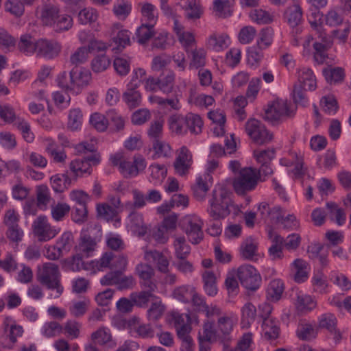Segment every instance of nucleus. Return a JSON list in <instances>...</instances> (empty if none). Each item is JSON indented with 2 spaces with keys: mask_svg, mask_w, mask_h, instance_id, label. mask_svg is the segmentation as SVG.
<instances>
[{
  "mask_svg": "<svg viewBox=\"0 0 351 351\" xmlns=\"http://www.w3.org/2000/svg\"><path fill=\"white\" fill-rule=\"evenodd\" d=\"M74 244V237L71 232H64L57 240L56 245L64 255L68 254Z\"/></svg>",
  "mask_w": 351,
  "mask_h": 351,
  "instance_id": "obj_39",
  "label": "nucleus"
},
{
  "mask_svg": "<svg viewBox=\"0 0 351 351\" xmlns=\"http://www.w3.org/2000/svg\"><path fill=\"white\" fill-rule=\"evenodd\" d=\"M145 261L156 264L158 270L167 274L169 271V261L162 252L153 250H146L144 254Z\"/></svg>",
  "mask_w": 351,
  "mask_h": 351,
  "instance_id": "obj_17",
  "label": "nucleus"
},
{
  "mask_svg": "<svg viewBox=\"0 0 351 351\" xmlns=\"http://www.w3.org/2000/svg\"><path fill=\"white\" fill-rule=\"evenodd\" d=\"M176 75L173 71H169L166 74L159 77V90L166 95L173 92L175 87Z\"/></svg>",
  "mask_w": 351,
  "mask_h": 351,
  "instance_id": "obj_28",
  "label": "nucleus"
},
{
  "mask_svg": "<svg viewBox=\"0 0 351 351\" xmlns=\"http://www.w3.org/2000/svg\"><path fill=\"white\" fill-rule=\"evenodd\" d=\"M285 18L290 27H298L302 21V8L298 4L287 8L285 12Z\"/></svg>",
  "mask_w": 351,
  "mask_h": 351,
  "instance_id": "obj_24",
  "label": "nucleus"
},
{
  "mask_svg": "<svg viewBox=\"0 0 351 351\" xmlns=\"http://www.w3.org/2000/svg\"><path fill=\"white\" fill-rule=\"evenodd\" d=\"M180 95L175 93L173 96L171 98L155 97L154 99V101L160 107H169L171 110H179L182 107L180 101Z\"/></svg>",
  "mask_w": 351,
  "mask_h": 351,
  "instance_id": "obj_35",
  "label": "nucleus"
},
{
  "mask_svg": "<svg viewBox=\"0 0 351 351\" xmlns=\"http://www.w3.org/2000/svg\"><path fill=\"white\" fill-rule=\"evenodd\" d=\"M187 130L191 134H198L202 132L203 121L199 115L189 112L186 114Z\"/></svg>",
  "mask_w": 351,
  "mask_h": 351,
  "instance_id": "obj_44",
  "label": "nucleus"
},
{
  "mask_svg": "<svg viewBox=\"0 0 351 351\" xmlns=\"http://www.w3.org/2000/svg\"><path fill=\"white\" fill-rule=\"evenodd\" d=\"M307 263L301 258H297L292 263L291 269L295 272L294 279L297 282H303L307 279Z\"/></svg>",
  "mask_w": 351,
  "mask_h": 351,
  "instance_id": "obj_27",
  "label": "nucleus"
},
{
  "mask_svg": "<svg viewBox=\"0 0 351 351\" xmlns=\"http://www.w3.org/2000/svg\"><path fill=\"white\" fill-rule=\"evenodd\" d=\"M195 291L192 287L181 286L175 289L172 295L173 298L183 303H188L193 296Z\"/></svg>",
  "mask_w": 351,
  "mask_h": 351,
  "instance_id": "obj_41",
  "label": "nucleus"
},
{
  "mask_svg": "<svg viewBox=\"0 0 351 351\" xmlns=\"http://www.w3.org/2000/svg\"><path fill=\"white\" fill-rule=\"evenodd\" d=\"M62 264L66 270L72 271H78L84 268L82 258L79 254L64 259Z\"/></svg>",
  "mask_w": 351,
  "mask_h": 351,
  "instance_id": "obj_50",
  "label": "nucleus"
},
{
  "mask_svg": "<svg viewBox=\"0 0 351 351\" xmlns=\"http://www.w3.org/2000/svg\"><path fill=\"white\" fill-rule=\"evenodd\" d=\"M212 176L206 173L196 179L195 184L191 187L193 195L197 201H204L207 192L212 185Z\"/></svg>",
  "mask_w": 351,
  "mask_h": 351,
  "instance_id": "obj_15",
  "label": "nucleus"
},
{
  "mask_svg": "<svg viewBox=\"0 0 351 351\" xmlns=\"http://www.w3.org/2000/svg\"><path fill=\"white\" fill-rule=\"evenodd\" d=\"M326 208L328 212L330 219L334 221L338 226H342L346 220V214L343 209L339 208L338 205L334 202H328Z\"/></svg>",
  "mask_w": 351,
  "mask_h": 351,
  "instance_id": "obj_26",
  "label": "nucleus"
},
{
  "mask_svg": "<svg viewBox=\"0 0 351 351\" xmlns=\"http://www.w3.org/2000/svg\"><path fill=\"white\" fill-rule=\"evenodd\" d=\"M177 336L182 341L181 351H193L195 344L189 333L191 330V324L176 328Z\"/></svg>",
  "mask_w": 351,
  "mask_h": 351,
  "instance_id": "obj_20",
  "label": "nucleus"
},
{
  "mask_svg": "<svg viewBox=\"0 0 351 351\" xmlns=\"http://www.w3.org/2000/svg\"><path fill=\"white\" fill-rule=\"evenodd\" d=\"M274 31L271 27H267L261 29L257 39L256 45L261 48H267L273 41Z\"/></svg>",
  "mask_w": 351,
  "mask_h": 351,
  "instance_id": "obj_53",
  "label": "nucleus"
},
{
  "mask_svg": "<svg viewBox=\"0 0 351 351\" xmlns=\"http://www.w3.org/2000/svg\"><path fill=\"white\" fill-rule=\"evenodd\" d=\"M59 9L53 5H47L43 10L42 19L43 21L47 25H52L53 22L59 16Z\"/></svg>",
  "mask_w": 351,
  "mask_h": 351,
  "instance_id": "obj_47",
  "label": "nucleus"
},
{
  "mask_svg": "<svg viewBox=\"0 0 351 351\" xmlns=\"http://www.w3.org/2000/svg\"><path fill=\"white\" fill-rule=\"evenodd\" d=\"M174 247L177 259L186 258L191 252V247L186 243V239L184 237L176 238Z\"/></svg>",
  "mask_w": 351,
  "mask_h": 351,
  "instance_id": "obj_45",
  "label": "nucleus"
},
{
  "mask_svg": "<svg viewBox=\"0 0 351 351\" xmlns=\"http://www.w3.org/2000/svg\"><path fill=\"white\" fill-rule=\"evenodd\" d=\"M327 82L330 84H338L343 82L345 77L343 69L341 67H328L323 69Z\"/></svg>",
  "mask_w": 351,
  "mask_h": 351,
  "instance_id": "obj_31",
  "label": "nucleus"
},
{
  "mask_svg": "<svg viewBox=\"0 0 351 351\" xmlns=\"http://www.w3.org/2000/svg\"><path fill=\"white\" fill-rule=\"evenodd\" d=\"M250 16L253 21L258 24H267L272 21V16L270 14L262 9L252 10Z\"/></svg>",
  "mask_w": 351,
  "mask_h": 351,
  "instance_id": "obj_64",
  "label": "nucleus"
},
{
  "mask_svg": "<svg viewBox=\"0 0 351 351\" xmlns=\"http://www.w3.org/2000/svg\"><path fill=\"white\" fill-rule=\"evenodd\" d=\"M71 75L73 91L76 93H77L82 88L87 86L91 79V74L88 70L78 69L76 66L71 71Z\"/></svg>",
  "mask_w": 351,
  "mask_h": 351,
  "instance_id": "obj_16",
  "label": "nucleus"
},
{
  "mask_svg": "<svg viewBox=\"0 0 351 351\" xmlns=\"http://www.w3.org/2000/svg\"><path fill=\"white\" fill-rule=\"evenodd\" d=\"M34 232L39 241H47L54 238L60 232L59 229L52 227L45 216H39L34 222Z\"/></svg>",
  "mask_w": 351,
  "mask_h": 351,
  "instance_id": "obj_9",
  "label": "nucleus"
},
{
  "mask_svg": "<svg viewBox=\"0 0 351 351\" xmlns=\"http://www.w3.org/2000/svg\"><path fill=\"white\" fill-rule=\"evenodd\" d=\"M237 277L241 285L246 289L254 291L261 283V276L255 267L250 265H241L237 269Z\"/></svg>",
  "mask_w": 351,
  "mask_h": 351,
  "instance_id": "obj_5",
  "label": "nucleus"
},
{
  "mask_svg": "<svg viewBox=\"0 0 351 351\" xmlns=\"http://www.w3.org/2000/svg\"><path fill=\"white\" fill-rule=\"evenodd\" d=\"M228 37L224 35L217 36L212 34L209 36L207 41V46L209 49L216 51H219L228 47Z\"/></svg>",
  "mask_w": 351,
  "mask_h": 351,
  "instance_id": "obj_42",
  "label": "nucleus"
},
{
  "mask_svg": "<svg viewBox=\"0 0 351 351\" xmlns=\"http://www.w3.org/2000/svg\"><path fill=\"white\" fill-rule=\"evenodd\" d=\"M233 320L230 317L223 316L218 319L217 332L221 335V343L224 340L228 343L230 340V334L233 328Z\"/></svg>",
  "mask_w": 351,
  "mask_h": 351,
  "instance_id": "obj_23",
  "label": "nucleus"
},
{
  "mask_svg": "<svg viewBox=\"0 0 351 351\" xmlns=\"http://www.w3.org/2000/svg\"><path fill=\"white\" fill-rule=\"evenodd\" d=\"M108 116L99 113H94L90 116V123L99 132L105 131L108 125Z\"/></svg>",
  "mask_w": 351,
  "mask_h": 351,
  "instance_id": "obj_61",
  "label": "nucleus"
},
{
  "mask_svg": "<svg viewBox=\"0 0 351 351\" xmlns=\"http://www.w3.org/2000/svg\"><path fill=\"white\" fill-rule=\"evenodd\" d=\"M138 85L132 82L128 85L127 90L123 94V100L130 109L139 106L142 102V96L137 87Z\"/></svg>",
  "mask_w": 351,
  "mask_h": 351,
  "instance_id": "obj_18",
  "label": "nucleus"
},
{
  "mask_svg": "<svg viewBox=\"0 0 351 351\" xmlns=\"http://www.w3.org/2000/svg\"><path fill=\"white\" fill-rule=\"evenodd\" d=\"M110 65V60L105 54L95 56L91 62L92 69L95 73H101L106 70Z\"/></svg>",
  "mask_w": 351,
  "mask_h": 351,
  "instance_id": "obj_51",
  "label": "nucleus"
},
{
  "mask_svg": "<svg viewBox=\"0 0 351 351\" xmlns=\"http://www.w3.org/2000/svg\"><path fill=\"white\" fill-rule=\"evenodd\" d=\"M258 243L252 237H247L241 245V254L247 260H252L256 255Z\"/></svg>",
  "mask_w": 351,
  "mask_h": 351,
  "instance_id": "obj_29",
  "label": "nucleus"
},
{
  "mask_svg": "<svg viewBox=\"0 0 351 351\" xmlns=\"http://www.w3.org/2000/svg\"><path fill=\"white\" fill-rule=\"evenodd\" d=\"M112 41L115 45L113 50L121 51L130 44V34L126 30H121L112 38Z\"/></svg>",
  "mask_w": 351,
  "mask_h": 351,
  "instance_id": "obj_56",
  "label": "nucleus"
},
{
  "mask_svg": "<svg viewBox=\"0 0 351 351\" xmlns=\"http://www.w3.org/2000/svg\"><path fill=\"white\" fill-rule=\"evenodd\" d=\"M259 181L256 169L245 167L241 169L239 175L234 179L232 186L235 193L239 195L254 190Z\"/></svg>",
  "mask_w": 351,
  "mask_h": 351,
  "instance_id": "obj_3",
  "label": "nucleus"
},
{
  "mask_svg": "<svg viewBox=\"0 0 351 351\" xmlns=\"http://www.w3.org/2000/svg\"><path fill=\"white\" fill-rule=\"evenodd\" d=\"M71 210V207L66 203H58L51 206V216L56 221H62Z\"/></svg>",
  "mask_w": 351,
  "mask_h": 351,
  "instance_id": "obj_52",
  "label": "nucleus"
},
{
  "mask_svg": "<svg viewBox=\"0 0 351 351\" xmlns=\"http://www.w3.org/2000/svg\"><path fill=\"white\" fill-rule=\"evenodd\" d=\"M312 285L315 291L321 294L326 293L328 282L326 277L322 272H319L313 276L312 278Z\"/></svg>",
  "mask_w": 351,
  "mask_h": 351,
  "instance_id": "obj_63",
  "label": "nucleus"
},
{
  "mask_svg": "<svg viewBox=\"0 0 351 351\" xmlns=\"http://www.w3.org/2000/svg\"><path fill=\"white\" fill-rule=\"evenodd\" d=\"M96 245L95 239L89 234L84 233L81 235L79 249L86 257L91 256V253L95 250Z\"/></svg>",
  "mask_w": 351,
  "mask_h": 351,
  "instance_id": "obj_34",
  "label": "nucleus"
},
{
  "mask_svg": "<svg viewBox=\"0 0 351 351\" xmlns=\"http://www.w3.org/2000/svg\"><path fill=\"white\" fill-rule=\"evenodd\" d=\"M322 43L315 42L313 44L314 60L319 64H323L327 58V50L330 47L332 43L329 38L324 36L322 38Z\"/></svg>",
  "mask_w": 351,
  "mask_h": 351,
  "instance_id": "obj_21",
  "label": "nucleus"
},
{
  "mask_svg": "<svg viewBox=\"0 0 351 351\" xmlns=\"http://www.w3.org/2000/svg\"><path fill=\"white\" fill-rule=\"evenodd\" d=\"M173 162L176 172L180 176L186 175L193 163V155L186 146H182L176 152Z\"/></svg>",
  "mask_w": 351,
  "mask_h": 351,
  "instance_id": "obj_11",
  "label": "nucleus"
},
{
  "mask_svg": "<svg viewBox=\"0 0 351 351\" xmlns=\"http://www.w3.org/2000/svg\"><path fill=\"white\" fill-rule=\"evenodd\" d=\"M36 199L37 206L40 209L45 210L51 199L49 189L46 186L41 185L38 187Z\"/></svg>",
  "mask_w": 351,
  "mask_h": 351,
  "instance_id": "obj_60",
  "label": "nucleus"
},
{
  "mask_svg": "<svg viewBox=\"0 0 351 351\" xmlns=\"http://www.w3.org/2000/svg\"><path fill=\"white\" fill-rule=\"evenodd\" d=\"M315 302L310 295L299 294L297 297L295 306L299 311H311L315 307Z\"/></svg>",
  "mask_w": 351,
  "mask_h": 351,
  "instance_id": "obj_48",
  "label": "nucleus"
},
{
  "mask_svg": "<svg viewBox=\"0 0 351 351\" xmlns=\"http://www.w3.org/2000/svg\"><path fill=\"white\" fill-rule=\"evenodd\" d=\"M130 298L135 306L141 308H145L147 306L149 301H154L156 297L154 294H151L147 291H141L138 292L131 293Z\"/></svg>",
  "mask_w": 351,
  "mask_h": 351,
  "instance_id": "obj_32",
  "label": "nucleus"
},
{
  "mask_svg": "<svg viewBox=\"0 0 351 351\" xmlns=\"http://www.w3.org/2000/svg\"><path fill=\"white\" fill-rule=\"evenodd\" d=\"M111 337L110 330L104 327L99 328L91 335L93 341L99 345H104L110 341Z\"/></svg>",
  "mask_w": 351,
  "mask_h": 351,
  "instance_id": "obj_59",
  "label": "nucleus"
},
{
  "mask_svg": "<svg viewBox=\"0 0 351 351\" xmlns=\"http://www.w3.org/2000/svg\"><path fill=\"white\" fill-rule=\"evenodd\" d=\"M38 281L49 289H55L59 297L63 292V287L60 284V273L59 267L53 263H45L37 274Z\"/></svg>",
  "mask_w": 351,
  "mask_h": 351,
  "instance_id": "obj_2",
  "label": "nucleus"
},
{
  "mask_svg": "<svg viewBox=\"0 0 351 351\" xmlns=\"http://www.w3.org/2000/svg\"><path fill=\"white\" fill-rule=\"evenodd\" d=\"M204 289L207 295L214 296L217 293L216 277L213 271H206L202 274Z\"/></svg>",
  "mask_w": 351,
  "mask_h": 351,
  "instance_id": "obj_36",
  "label": "nucleus"
},
{
  "mask_svg": "<svg viewBox=\"0 0 351 351\" xmlns=\"http://www.w3.org/2000/svg\"><path fill=\"white\" fill-rule=\"evenodd\" d=\"M169 123L171 130L178 135H184L188 132L186 115L173 114L169 117Z\"/></svg>",
  "mask_w": 351,
  "mask_h": 351,
  "instance_id": "obj_22",
  "label": "nucleus"
},
{
  "mask_svg": "<svg viewBox=\"0 0 351 351\" xmlns=\"http://www.w3.org/2000/svg\"><path fill=\"white\" fill-rule=\"evenodd\" d=\"M233 202L230 193L224 188L219 187L212 191V197L208 200L206 212L213 220H221L230 214Z\"/></svg>",
  "mask_w": 351,
  "mask_h": 351,
  "instance_id": "obj_1",
  "label": "nucleus"
},
{
  "mask_svg": "<svg viewBox=\"0 0 351 351\" xmlns=\"http://www.w3.org/2000/svg\"><path fill=\"white\" fill-rule=\"evenodd\" d=\"M296 334L300 339L310 341L316 337L317 330L311 324L301 323L298 326Z\"/></svg>",
  "mask_w": 351,
  "mask_h": 351,
  "instance_id": "obj_38",
  "label": "nucleus"
},
{
  "mask_svg": "<svg viewBox=\"0 0 351 351\" xmlns=\"http://www.w3.org/2000/svg\"><path fill=\"white\" fill-rule=\"evenodd\" d=\"M70 199L75 203L73 206H87L90 196L82 190H73L69 194Z\"/></svg>",
  "mask_w": 351,
  "mask_h": 351,
  "instance_id": "obj_55",
  "label": "nucleus"
},
{
  "mask_svg": "<svg viewBox=\"0 0 351 351\" xmlns=\"http://www.w3.org/2000/svg\"><path fill=\"white\" fill-rule=\"evenodd\" d=\"M147 166L145 158L139 155H135L132 161L123 160L120 162L119 170L125 178L136 176L140 172L144 171Z\"/></svg>",
  "mask_w": 351,
  "mask_h": 351,
  "instance_id": "obj_10",
  "label": "nucleus"
},
{
  "mask_svg": "<svg viewBox=\"0 0 351 351\" xmlns=\"http://www.w3.org/2000/svg\"><path fill=\"white\" fill-rule=\"evenodd\" d=\"M306 89L302 84H295L293 90V99L296 105L306 106L308 104V98L306 94Z\"/></svg>",
  "mask_w": 351,
  "mask_h": 351,
  "instance_id": "obj_57",
  "label": "nucleus"
},
{
  "mask_svg": "<svg viewBox=\"0 0 351 351\" xmlns=\"http://www.w3.org/2000/svg\"><path fill=\"white\" fill-rule=\"evenodd\" d=\"M202 219L196 215L185 216L182 219V228L193 244L199 243L204 238Z\"/></svg>",
  "mask_w": 351,
  "mask_h": 351,
  "instance_id": "obj_4",
  "label": "nucleus"
},
{
  "mask_svg": "<svg viewBox=\"0 0 351 351\" xmlns=\"http://www.w3.org/2000/svg\"><path fill=\"white\" fill-rule=\"evenodd\" d=\"M231 2L228 0H215L213 9L215 15L221 18H226L231 15Z\"/></svg>",
  "mask_w": 351,
  "mask_h": 351,
  "instance_id": "obj_43",
  "label": "nucleus"
},
{
  "mask_svg": "<svg viewBox=\"0 0 351 351\" xmlns=\"http://www.w3.org/2000/svg\"><path fill=\"white\" fill-rule=\"evenodd\" d=\"M4 336L9 339L11 345L3 346L5 348H12L17 342V338L21 337L23 334V328L17 324L16 321L10 316L4 318L3 322Z\"/></svg>",
  "mask_w": 351,
  "mask_h": 351,
  "instance_id": "obj_12",
  "label": "nucleus"
},
{
  "mask_svg": "<svg viewBox=\"0 0 351 351\" xmlns=\"http://www.w3.org/2000/svg\"><path fill=\"white\" fill-rule=\"evenodd\" d=\"M61 50L60 45L53 40L39 39L37 40L36 55L47 59H52L58 56Z\"/></svg>",
  "mask_w": 351,
  "mask_h": 351,
  "instance_id": "obj_13",
  "label": "nucleus"
},
{
  "mask_svg": "<svg viewBox=\"0 0 351 351\" xmlns=\"http://www.w3.org/2000/svg\"><path fill=\"white\" fill-rule=\"evenodd\" d=\"M52 189L56 193H62L71 184V179L66 173L56 174L51 178Z\"/></svg>",
  "mask_w": 351,
  "mask_h": 351,
  "instance_id": "obj_30",
  "label": "nucleus"
},
{
  "mask_svg": "<svg viewBox=\"0 0 351 351\" xmlns=\"http://www.w3.org/2000/svg\"><path fill=\"white\" fill-rule=\"evenodd\" d=\"M73 25L72 18L66 14L59 15L57 19L53 22V29L56 32H62L69 30Z\"/></svg>",
  "mask_w": 351,
  "mask_h": 351,
  "instance_id": "obj_62",
  "label": "nucleus"
},
{
  "mask_svg": "<svg viewBox=\"0 0 351 351\" xmlns=\"http://www.w3.org/2000/svg\"><path fill=\"white\" fill-rule=\"evenodd\" d=\"M68 119V128L71 130H77L80 128L82 124V112L79 108L72 109L69 111Z\"/></svg>",
  "mask_w": 351,
  "mask_h": 351,
  "instance_id": "obj_46",
  "label": "nucleus"
},
{
  "mask_svg": "<svg viewBox=\"0 0 351 351\" xmlns=\"http://www.w3.org/2000/svg\"><path fill=\"white\" fill-rule=\"evenodd\" d=\"M284 291V284L279 279L271 280L267 289V298L273 301H278Z\"/></svg>",
  "mask_w": 351,
  "mask_h": 351,
  "instance_id": "obj_37",
  "label": "nucleus"
},
{
  "mask_svg": "<svg viewBox=\"0 0 351 351\" xmlns=\"http://www.w3.org/2000/svg\"><path fill=\"white\" fill-rule=\"evenodd\" d=\"M276 151L274 148L267 149H256L254 151V156L258 163L270 164L271 161L275 158Z\"/></svg>",
  "mask_w": 351,
  "mask_h": 351,
  "instance_id": "obj_49",
  "label": "nucleus"
},
{
  "mask_svg": "<svg viewBox=\"0 0 351 351\" xmlns=\"http://www.w3.org/2000/svg\"><path fill=\"white\" fill-rule=\"evenodd\" d=\"M62 330V326L58 322L55 321L49 322L44 324L42 328V334L45 337L50 338L60 335Z\"/></svg>",
  "mask_w": 351,
  "mask_h": 351,
  "instance_id": "obj_58",
  "label": "nucleus"
},
{
  "mask_svg": "<svg viewBox=\"0 0 351 351\" xmlns=\"http://www.w3.org/2000/svg\"><path fill=\"white\" fill-rule=\"evenodd\" d=\"M241 313L243 328H249L255 320L256 315V307L252 303L247 302L242 307Z\"/></svg>",
  "mask_w": 351,
  "mask_h": 351,
  "instance_id": "obj_33",
  "label": "nucleus"
},
{
  "mask_svg": "<svg viewBox=\"0 0 351 351\" xmlns=\"http://www.w3.org/2000/svg\"><path fill=\"white\" fill-rule=\"evenodd\" d=\"M245 128L247 135L257 144L268 143L273 138L272 134L256 119H249L245 123Z\"/></svg>",
  "mask_w": 351,
  "mask_h": 351,
  "instance_id": "obj_6",
  "label": "nucleus"
},
{
  "mask_svg": "<svg viewBox=\"0 0 351 351\" xmlns=\"http://www.w3.org/2000/svg\"><path fill=\"white\" fill-rule=\"evenodd\" d=\"M154 23L142 24L137 29L136 36L140 44H145L154 36Z\"/></svg>",
  "mask_w": 351,
  "mask_h": 351,
  "instance_id": "obj_40",
  "label": "nucleus"
},
{
  "mask_svg": "<svg viewBox=\"0 0 351 351\" xmlns=\"http://www.w3.org/2000/svg\"><path fill=\"white\" fill-rule=\"evenodd\" d=\"M100 162L99 154H91L88 156L75 159L70 163V169L76 176H82L92 172V165H97Z\"/></svg>",
  "mask_w": 351,
  "mask_h": 351,
  "instance_id": "obj_7",
  "label": "nucleus"
},
{
  "mask_svg": "<svg viewBox=\"0 0 351 351\" xmlns=\"http://www.w3.org/2000/svg\"><path fill=\"white\" fill-rule=\"evenodd\" d=\"M262 330L263 337L267 340H274L279 337L280 327L278 322L274 318L263 319Z\"/></svg>",
  "mask_w": 351,
  "mask_h": 351,
  "instance_id": "obj_19",
  "label": "nucleus"
},
{
  "mask_svg": "<svg viewBox=\"0 0 351 351\" xmlns=\"http://www.w3.org/2000/svg\"><path fill=\"white\" fill-rule=\"evenodd\" d=\"M293 114V111L289 109L287 100L277 99L265 110L264 118L274 122Z\"/></svg>",
  "mask_w": 351,
  "mask_h": 351,
  "instance_id": "obj_8",
  "label": "nucleus"
},
{
  "mask_svg": "<svg viewBox=\"0 0 351 351\" xmlns=\"http://www.w3.org/2000/svg\"><path fill=\"white\" fill-rule=\"evenodd\" d=\"M178 5L184 11V17L189 21H196L203 14V8L197 0H180Z\"/></svg>",
  "mask_w": 351,
  "mask_h": 351,
  "instance_id": "obj_14",
  "label": "nucleus"
},
{
  "mask_svg": "<svg viewBox=\"0 0 351 351\" xmlns=\"http://www.w3.org/2000/svg\"><path fill=\"white\" fill-rule=\"evenodd\" d=\"M132 5L126 1L119 0L114 3L113 12L114 14L121 20H124L131 12Z\"/></svg>",
  "mask_w": 351,
  "mask_h": 351,
  "instance_id": "obj_54",
  "label": "nucleus"
},
{
  "mask_svg": "<svg viewBox=\"0 0 351 351\" xmlns=\"http://www.w3.org/2000/svg\"><path fill=\"white\" fill-rule=\"evenodd\" d=\"M18 49L21 53L27 56L36 53L37 40L29 34L21 35L18 43Z\"/></svg>",
  "mask_w": 351,
  "mask_h": 351,
  "instance_id": "obj_25",
  "label": "nucleus"
}]
</instances>
